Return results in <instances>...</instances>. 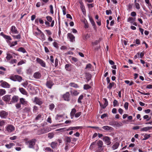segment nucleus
Listing matches in <instances>:
<instances>
[{"mask_svg": "<svg viewBox=\"0 0 152 152\" xmlns=\"http://www.w3.org/2000/svg\"><path fill=\"white\" fill-rule=\"evenodd\" d=\"M5 131L8 133H11L13 132L15 130L14 126L12 124H8L5 127Z\"/></svg>", "mask_w": 152, "mask_h": 152, "instance_id": "obj_1", "label": "nucleus"}, {"mask_svg": "<svg viewBox=\"0 0 152 152\" xmlns=\"http://www.w3.org/2000/svg\"><path fill=\"white\" fill-rule=\"evenodd\" d=\"M0 85L2 87L5 88H9L10 85L7 82L3 80L0 81Z\"/></svg>", "mask_w": 152, "mask_h": 152, "instance_id": "obj_2", "label": "nucleus"}, {"mask_svg": "<svg viewBox=\"0 0 152 152\" xmlns=\"http://www.w3.org/2000/svg\"><path fill=\"white\" fill-rule=\"evenodd\" d=\"M36 142V140L33 139L28 141L26 143L28 145L29 148H33L34 147V146Z\"/></svg>", "mask_w": 152, "mask_h": 152, "instance_id": "obj_3", "label": "nucleus"}, {"mask_svg": "<svg viewBox=\"0 0 152 152\" xmlns=\"http://www.w3.org/2000/svg\"><path fill=\"white\" fill-rule=\"evenodd\" d=\"M36 61L41 66L43 67H46L45 63L42 60L39 58H37Z\"/></svg>", "mask_w": 152, "mask_h": 152, "instance_id": "obj_4", "label": "nucleus"}, {"mask_svg": "<svg viewBox=\"0 0 152 152\" xmlns=\"http://www.w3.org/2000/svg\"><path fill=\"white\" fill-rule=\"evenodd\" d=\"M63 98L65 101H69L70 100V94L69 92H66L63 95Z\"/></svg>", "mask_w": 152, "mask_h": 152, "instance_id": "obj_5", "label": "nucleus"}, {"mask_svg": "<svg viewBox=\"0 0 152 152\" xmlns=\"http://www.w3.org/2000/svg\"><path fill=\"white\" fill-rule=\"evenodd\" d=\"M8 115V113L4 110L0 112V116L2 118H5Z\"/></svg>", "mask_w": 152, "mask_h": 152, "instance_id": "obj_6", "label": "nucleus"}, {"mask_svg": "<svg viewBox=\"0 0 152 152\" xmlns=\"http://www.w3.org/2000/svg\"><path fill=\"white\" fill-rule=\"evenodd\" d=\"M46 18L48 22H51L50 25V26L53 27L54 25V20H52V18L50 16H47Z\"/></svg>", "mask_w": 152, "mask_h": 152, "instance_id": "obj_7", "label": "nucleus"}, {"mask_svg": "<svg viewBox=\"0 0 152 152\" xmlns=\"http://www.w3.org/2000/svg\"><path fill=\"white\" fill-rule=\"evenodd\" d=\"M103 140L105 142V143L107 145H109L111 143L110 138L108 137H104L103 138Z\"/></svg>", "mask_w": 152, "mask_h": 152, "instance_id": "obj_8", "label": "nucleus"}, {"mask_svg": "<svg viewBox=\"0 0 152 152\" xmlns=\"http://www.w3.org/2000/svg\"><path fill=\"white\" fill-rule=\"evenodd\" d=\"M102 128L104 130L109 132H111L113 129V128L112 127L107 126H103L102 127Z\"/></svg>", "mask_w": 152, "mask_h": 152, "instance_id": "obj_9", "label": "nucleus"}, {"mask_svg": "<svg viewBox=\"0 0 152 152\" xmlns=\"http://www.w3.org/2000/svg\"><path fill=\"white\" fill-rule=\"evenodd\" d=\"M11 31L12 33L15 34H18V31L17 30L16 27L14 26H12L11 28Z\"/></svg>", "mask_w": 152, "mask_h": 152, "instance_id": "obj_10", "label": "nucleus"}, {"mask_svg": "<svg viewBox=\"0 0 152 152\" xmlns=\"http://www.w3.org/2000/svg\"><path fill=\"white\" fill-rule=\"evenodd\" d=\"M104 104L103 105L101 104L100 102V106H102L103 108H104L108 105V102L106 99L104 98Z\"/></svg>", "mask_w": 152, "mask_h": 152, "instance_id": "obj_11", "label": "nucleus"}, {"mask_svg": "<svg viewBox=\"0 0 152 152\" xmlns=\"http://www.w3.org/2000/svg\"><path fill=\"white\" fill-rule=\"evenodd\" d=\"M10 96L6 95L2 97V99L6 102L9 101L10 99Z\"/></svg>", "mask_w": 152, "mask_h": 152, "instance_id": "obj_12", "label": "nucleus"}, {"mask_svg": "<svg viewBox=\"0 0 152 152\" xmlns=\"http://www.w3.org/2000/svg\"><path fill=\"white\" fill-rule=\"evenodd\" d=\"M53 84V82L50 80L48 81L46 83L47 86L49 88H51Z\"/></svg>", "mask_w": 152, "mask_h": 152, "instance_id": "obj_13", "label": "nucleus"}, {"mask_svg": "<svg viewBox=\"0 0 152 152\" xmlns=\"http://www.w3.org/2000/svg\"><path fill=\"white\" fill-rule=\"evenodd\" d=\"M76 112V110L74 108H73L71 110V111L70 113V116L72 119L73 118L74 116V115L75 114Z\"/></svg>", "mask_w": 152, "mask_h": 152, "instance_id": "obj_14", "label": "nucleus"}, {"mask_svg": "<svg viewBox=\"0 0 152 152\" xmlns=\"http://www.w3.org/2000/svg\"><path fill=\"white\" fill-rule=\"evenodd\" d=\"M67 36L71 42H73L75 41V37L72 34L69 33L67 34Z\"/></svg>", "mask_w": 152, "mask_h": 152, "instance_id": "obj_15", "label": "nucleus"}, {"mask_svg": "<svg viewBox=\"0 0 152 152\" xmlns=\"http://www.w3.org/2000/svg\"><path fill=\"white\" fill-rule=\"evenodd\" d=\"M33 76L35 78L39 79L41 77V74L38 72H36L34 74Z\"/></svg>", "mask_w": 152, "mask_h": 152, "instance_id": "obj_16", "label": "nucleus"}, {"mask_svg": "<svg viewBox=\"0 0 152 152\" xmlns=\"http://www.w3.org/2000/svg\"><path fill=\"white\" fill-rule=\"evenodd\" d=\"M152 129V127L147 126L141 128V131L146 132Z\"/></svg>", "mask_w": 152, "mask_h": 152, "instance_id": "obj_17", "label": "nucleus"}, {"mask_svg": "<svg viewBox=\"0 0 152 152\" xmlns=\"http://www.w3.org/2000/svg\"><path fill=\"white\" fill-rule=\"evenodd\" d=\"M34 102H35L36 104H37L39 105H41L42 103V101L37 97H35Z\"/></svg>", "mask_w": 152, "mask_h": 152, "instance_id": "obj_18", "label": "nucleus"}, {"mask_svg": "<svg viewBox=\"0 0 152 152\" xmlns=\"http://www.w3.org/2000/svg\"><path fill=\"white\" fill-rule=\"evenodd\" d=\"M82 126L71 127L66 129V131L73 130L75 129H79L82 128Z\"/></svg>", "mask_w": 152, "mask_h": 152, "instance_id": "obj_19", "label": "nucleus"}, {"mask_svg": "<svg viewBox=\"0 0 152 152\" xmlns=\"http://www.w3.org/2000/svg\"><path fill=\"white\" fill-rule=\"evenodd\" d=\"M51 130V128L48 127H47L43 129L42 130V133H45L48 132Z\"/></svg>", "mask_w": 152, "mask_h": 152, "instance_id": "obj_20", "label": "nucleus"}, {"mask_svg": "<svg viewBox=\"0 0 152 152\" xmlns=\"http://www.w3.org/2000/svg\"><path fill=\"white\" fill-rule=\"evenodd\" d=\"M89 20L90 22L91 23L92 25L94 26V28L96 29V24L95 22H94L93 19L92 17H90V16L89 17Z\"/></svg>", "mask_w": 152, "mask_h": 152, "instance_id": "obj_21", "label": "nucleus"}, {"mask_svg": "<svg viewBox=\"0 0 152 152\" xmlns=\"http://www.w3.org/2000/svg\"><path fill=\"white\" fill-rule=\"evenodd\" d=\"M19 90L21 93L23 94L26 95L27 94V91L25 90V89L22 88H19Z\"/></svg>", "mask_w": 152, "mask_h": 152, "instance_id": "obj_22", "label": "nucleus"}, {"mask_svg": "<svg viewBox=\"0 0 152 152\" xmlns=\"http://www.w3.org/2000/svg\"><path fill=\"white\" fill-rule=\"evenodd\" d=\"M135 21V18H133L132 17H129L127 19V21L128 22H130L132 23Z\"/></svg>", "mask_w": 152, "mask_h": 152, "instance_id": "obj_23", "label": "nucleus"}, {"mask_svg": "<svg viewBox=\"0 0 152 152\" xmlns=\"http://www.w3.org/2000/svg\"><path fill=\"white\" fill-rule=\"evenodd\" d=\"M119 145V144L118 142H116L115 143L112 147V149L113 150L117 149Z\"/></svg>", "mask_w": 152, "mask_h": 152, "instance_id": "obj_24", "label": "nucleus"}, {"mask_svg": "<svg viewBox=\"0 0 152 152\" xmlns=\"http://www.w3.org/2000/svg\"><path fill=\"white\" fill-rule=\"evenodd\" d=\"M18 97L17 96H14L12 99V102H15L18 101Z\"/></svg>", "mask_w": 152, "mask_h": 152, "instance_id": "obj_25", "label": "nucleus"}, {"mask_svg": "<svg viewBox=\"0 0 152 152\" xmlns=\"http://www.w3.org/2000/svg\"><path fill=\"white\" fill-rule=\"evenodd\" d=\"M20 102L23 105H26L27 103V102L23 98H21L20 99Z\"/></svg>", "mask_w": 152, "mask_h": 152, "instance_id": "obj_26", "label": "nucleus"}, {"mask_svg": "<svg viewBox=\"0 0 152 152\" xmlns=\"http://www.w3.org/2000/svg\"><path fill=\"white\" fill-rule=\"evenodd\" d=\"M71 64H66L65 66V68L67 71H70L71 69Z\"/></svg>", "mask_w": 152, "mask_h": 152, "instance_id": "obj_27", "label": "nucleus"}, {"mask_svg": "<svg viewBox=\"0 0 152 152\" xmlns=\"http://www.w3.org/2000/svg\"><path fill=\"white\" fill-rule=\"evenodd\" d=\"M113 125L115 127H119L122 126V124L121 122H115Z\"/></svg>", "mask_w": 152, "mask_h": 152, "instance_id": "obj_28", "label": "nucleus"}, {"mask_svg": "<svg viewBox=\"0 0 152 152\" xmlns=\"http://www.w3.org/2000/svg\"><path fill=\"white\" fill-rule=\"evenodd\" d=\"M151 137V135L150 134H146L144 136V138L142 139V140H145L148 139Z\"/></svg>", "mask_w": 152, "mask_h": 152, "instance_id": "obj_29", "label": "nucleus"}, {"mask_svg": "<svg viewBox=\"0 0 152 152\" xmlns=\"http://www.w3.org/2000/svg\"><path fill=\"white\" fill-rule=\"evenodd\" d=\"M18 51L22 52L23 53H26V51L25 49L22 47L19 48L17 50Z\"/></svg>", "mask_w": 152, "mask_h": 152, "instance_id": "obj_30", "label": "nucleus"}, {"mask_svg": "<svg viewBox=\"0 0 152 152\" xmlns=\"http://www.w3.org/2000/svg\"><path fill=\"white\" fill-rule=\"evenodd\" d=\"M15 145V144L13 143H10L8 144L5 145L6 147L7 148L10 149L11 148L12 146Z\"/></svg>", "mask_w": 152, "mask_h": 152, "instance_id": "obj_31", "label": "nucleus"}, {"mask_svg": "<svg viewBox=\"0 0 152 152\" xmlns=\"http://www.w3.org/2000/svg\"><path fill=\"white\" fill-rule=\"evenodd\" d=\"M57 143L55 142H52L50 144V146L53 148H54L57 146Z\"/></svg>", "mask_w": 152, "mask_h": 152, "instance_id": "obj_32", "label": "nucleus"}, {"mask_svg": "<svg viewBox=\"0 0 152 152\" xmlns=\"http://www.w3.org/2000/svg\"><path fill=\"white\" fill-rule=\"evenodd\" d=\"M69 85L70 86L76 88L79 87V86L77 84L73 83H70L69 84Z\"/></svg>", "mask_w": 152, "mask_h": 152, "instance_id": "obj_33", "label": "nucleus"}, {"mask_svg": "<svg viewBox=\"0 0 152 152\" xmlns=\"http://www.w3.org/2000/svg\"><path fill=\"white\" fill-rule=\"evenodd\" d=\"M9 78L10 79L13 81H16V75H11L10 76Z\"/></svg>", "mask_w": 152, "mask_h": 152, "instance_id": "obj_34", "label": "nucleus"}, {"mask_svg": "<svg viewBox=\"0 0 152 152\" xmlns=\"http://www.w3.org/2000/svg\"><path fill=\"white\" fill-rule=\"evenodd\" d=\"M6 121L5 120H0V127L4 126L5 124Z\"/></svg>", "mask_w": 152, "mask_h": 152, "instance_id": "obj_35", "label": "nucleus"}, {"mask_svg": "<svg viewBox=\"0 0 152 152\" xmlns=\"http://www.w3.org/2000/svg\"><path fill=\"white\" fill-rule=\"evenodd\" d=\"M16 81H18L19 82H21L22 80V78L21 77L18 75H16Z\"/></svg>", "mask_w": 152, "mask_h": 152, "instance_id": "obj_36", "label": "nucleus"}, {"mask_svg": "<svg viewBox=\"0 0 152 152\" xmlns=\"http://www.w3.org/2000/svg\"><path fill=\"white\" fill-rule=\"evenodd\" d=\"M97 144L98 146L100 148L102 147L103 144V143L102 141L99 140L97 142Z\"/></svg>", "mask_w": 152, "mask_h": 152, "instance_id": "obj_37", "label": "nucleus"}, {"mask_svg": "<svg viewBox=\"0 0 152 152\" xmlns=\"http://www.w3.org/2000/svg\"><path fill=\"white\" fill-rule=\"evenodd\" d=\"M12 58V55L9 53H7V56L6 57V58L7 60H9L11 58Z\"/></svg>", "mask_w": 152, "mask_h": 152, "instance_id": "obj_38", "label": "nucleus"}, {"mask_svg": "<svg viewBox=\"0 0 152 152\" xmlns=\"http://www.w3.org/2000/svg\"><path fill=\"white\" fill-rule=\"evenodd\" d=\"M6 93V91L4 89H0V96H2Z\"/></svg>", "mask_w": 152, "mask_h": 152, "instance_id": "obj_39", "label": "nucleus"}, {"mask_svg": "<svg viewBox=\"0 0 152 152\" xmlns=\"http://www.w3.org/2000/svg\"><path fill=\"white\" fill-rule=\"evenodd\" d=\"M32 72L33 70L31 68H29L27 70V73L28 74L31 75Z\"/></svg>", "mask_w": 152, "mask_h": 152, "instance_id": "obj_40", "label": "nucleus"}, {"mask_svg": "<svg viewBox=\"0 0 152 152\" xmlns=\"http://www.w3.org/2000/svg\"><path fill=\"white\" fill-rule=\"evenodd\" d=\"M72 94L74 96H77L79 93V92L76 90L74 91L71 92Z\"/></svg>", "mask_w": 152, "mask_h": 152, "instance_id": "obj_41", "label": "nucleus"}, {"mask_svg": "<svg viewBox=\"0 0 152 152\" xmlns=\"http://www.w3.org/2000/svg\"><path fill=\"white\" fill-rule=\"evenodd\" d=\"M83 95H81L80 96L78 99V100H77L78 102L79 103H81V100H82L83 99Z\"/></svg>", "mask_w": 152, "mask_h": 152, "instance_id": "obj_42", "label": "nucleus"}, {"mask_svg": "<svg viewBox=\"0 0 152 152\" xmlns=\"http://www.w3.org/2000/svg\"><path fill=\"white\" fill-rule=\"evenodd\" d=\"M114 83L113 82L110 83L109 86H107V88L110 89L112 88V87L114 86Z\"/></svg>", "mask_w": 152, "mask_h": 152, "instance_id": "obj_43", "label": "nucleus"}, {"mask_svg": "<svg viewBox=\"0 0 152 152\" xmlns=\"http://www.w3.org/2000/svg\"><path fill=\"white\" fill-rule=\"evenodd\" d=\"M50 60L51 62V64H52L53 66V63L54 61V60L53 58V56H50Z\"/></svg>", "mask_w": 152, "mask_h": 152, "instance_id": "obj_44", "label": "nucleus"}, {"mask_svg": "<svg viewBox=\"0 0 152 152\" xmlns=\"http://www.w3.org/2000/svg\"><path fill=\"white\" fill-rule=\"evenodd\" d=\"M54 134L53 133H50L48 134V137L49 139H52L54 136Z\"/></svg>", "mask_w": 152, "mask_h": 152, "instance_id": "obj_45", "label": "nucleus"}, {"mask_svg": "<svg viewBox=\"0 0 152 152\" xmlns=\"http://www.w3.org/2000/svg\"><path fill=\"white\" fill-rule=\"evenodd\" d=\"M91 88V86L88 84H86L84 85L83 88L85 90H87Z\"/></svg>", "mask_w": 152, "mask_h": 152, "instance_id": "obj_46", "label": "nucleus"}, {"mask_svg": "<svg viewBox=\"0 0 152 152\" xmlns=\"http://www.w3.org/2000/svg\"><path fill=\"white\" fill-rule=\"evenodd\" d=\"M134 3L136 7V8L138 10L140 8V7L139 4L137 2V1L134 2Z\"/></svg>", "mask_w": 152, "mask_h": 152, "instance_id": "obj_47", "label": "nucleus"}, {"mask_svg": "<svg viewBox=\"0 0 152 152\" xmlns=\"http://www.w3.org/2000/svg\"><path fill=\"white\" fill-rule=\"evenodd\" d=\"M62 11L63 12V14L64 15H66V8L65 6H63L62 8Z\"/></svg>", "mask_w": 152, "mask_h": 152, "instance_id": "obj_48", "label": "nucleus"}, {"mask_svg": "<svg viewBox=\"0 0 152 152\" xmlns=\"http://www.w3.org/2000/svg\"><path fill=\"white\" fill-rule=\"evenodd\" d=\"M91 78V74H88L86 75V79L88 81H89Z\"/></svg>", "mask_w": 152, "mask_h": 152, "instance_id": "obj_49", "label": "nucleus"}, {"mask_svg": "<svg viewBox=\"0 0 152 152\" xmlns=\"http://www.w3.org/2000/svg\"><path fill=\"white\" fill-rule=\"evenodd\" d=\"M12 37L14 39H19L20 38V34L16 35H13Z\"/></svg>", "mask_w": 152, "mask_h": 152, "instance_id": "obj_50", "label": "nucleus"}, {"mask_svg": "<svg viewBox=\"0 0 152 152\" xmlns=\"http://www.w3.org/2000/svg\"><path fill=\"white\" fill-rule=\"evenodd\" d=\"M17 44V41H16L15 42H12L10 44V47H12Z\"/></svg>", "mask_w": 152, "mask_h": 152, "instance_id": "obj_51", "label": "nucleus"}, {"mask_svg": "<svg viewBox=\"0 0 152 152\" xmlns=\"http://www.w3.org/2000/svg\"><path fill=\"white\" fill-rule=\"evenodd\" d=\"M50 12L51 14H53V6L51 5L50 6Z\"/></svg>", "mask_w": 152, "mask_h": 152, "instance_id": "obj_52", "label": "nucleus"}, {"mask_svg": "<svg viewBox=\"0 0 152 152\" xmlns=\"http://www.w3.org/2000/svg\"><path fill=\"white\" fill-rule=\"evenodd\" d=\"M81 112H77L75 114L74 116L76 118H78L81 115Z\"/></svg>", "mask_w": 152, "mask_h": 152, "instance_id": "obj_53", "label": "nucleus"}, {"mask_svg": "<svg viewBox=\"0 0 152 152\" xmlns=\"http://www.w3.org/2000/svg\"><path fill=\"white\" fill-rule=\"evenodd\" d=\"M40 34V35H41V39H42V40H45V35L44 34V33L43 32H42Z\"/></svg>", "mask_w": 152, "mask_h": 152, "instance_id": "obj_54", "label": "nucleus"}, {"mask_svg": "<svg viewBox=\"0 0 152 152\" xmlns=\"http://www.w3.org/2000/svg\"><path fill=\"white\" fill-rule=\"evenodd\" d=\"M4 38L9 40H12V39L10 36L7 35L5 36Z\"/></svg>", "mask_w": 152, "mask_h": 152, "instance_id": "obj_55", "label": "nucleus"}, {"mask_svg": "<svg viewBox=\"0 0 152 152\" xmlns=\"http://www.w3.org/2000/svg\"><path fill=\"white\" fill-rule=\"evenodd\" d=\"M54 105L53 104L49 105V108L51 110H52L54 108Z\"/></svg>", "mask_w": 152, "mask_h": 152, "instance_id": "obj_56", "label": "nucleus"}, {"mask_svg": "<svg viewBox=\"0 0 152 152\" xmlns=\"http://www.w3.org/2000/svg\"><path fill=\"white\" fill-rule=\"evenodd\" d=\"M91 65L90 64H88L86 65V66L85 68V69H91Z\"/></svg>", "mask_w": 152, "mask_h": 152, "instance_id": "obj_57", "label": "nucleus"}, {"mask_svg": "<svg viewBox=\"0 0 152 152\" xmlns=\"http://www.w3.org/2000/svg\"><path fill=\"white\" fill-rule=\"evenodd\" d=\"M84 23L85 24V28H88V24L87 21L86 20H84Z\"/></svg>", "mask_w": 152, "mask_h": 152, "instance_id": "obj_58", "label": "nucleus"}, {"mask_svg": "<svg viewBox=\"0 0 152 152\" xmlns=\"http://www.w3.org/2000/svg\"><path fill=\"white\" fill-rule=\"evenodd\" d=\"M80 8L83 12H85L86 10L84 5L80 6Z\"/></svg>", "mask_w": 152, "mask_h": 152, "instance_id": "obj_59", "label": "nucleus"}, {"mask_svg": "<svg viewBox=\"0 0 152 152\" xmlns=\"http://www.w3.org/2000/svg\"><path fill=\"white\" fill-rule=\"evenodd\" d=\"M45 31L46 32L47 34L48 35L52 34V32L49 30H45Z\"/></svg>", "mask_w": 152, "mask_h": 152, "instance_id": "obj_60", "label": "nucleus"}, {"mask_svg": "<svg viewBox=\"0 0 152 152\" xmlns=\"http://www.w3.org/2000/svg\"><path fill=\"white\" fill-rule=\"evenodd\" d=\"M128 103L127 102H125L124 104V107L126 110L128 109Z\"/></svg>", "mask_w": 152, "mask_h": 152, "instance_id": "obj_61", "label": "nucleus"}, {"mask_svg": "<svg viewBox=\"0 0 152 152\" xmlns=\"http://www.w3.org/2000/svg\"><path fill=\"white\" fill-rule=\"evenodd\" d=\"M53 46L56 48H58V43L56 42H54L53 43Z\"/></svg>", "mask_w": 152, "mask_h": 152, "instance_id": "obj_62", "label": "nucleus"}, {"mask_svg": "<svg viewBox=\"0 0 152 152\" xmlns=\"http://www.w3.org/2000/svg\"><path fill=\"white\" fill-rule=\"evenodd\" d=\"M58 61L57 58H56L55 59V67H56L58 65Z\"/></svg>", "mask_w": 152, "mask_h": 152, "instance_id": "obj_63", "label": "nucleus"}, {"mask_svg": "<svg viewBox=\"0 0 152 152\" xmlns=\"http://www.w3.org/2000/svg\"><path fill=\"white\" fill-rule=\"evenodd\" d=\"M66 141L67 142H70L71 141V139L69 137H67L66 138Z\"/></svg>", "mask_w": 152, "mask_h": 152, "instance_id": "obj_64", "label": "nucleus"}]
</instances>
